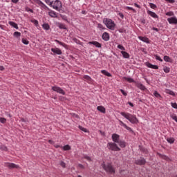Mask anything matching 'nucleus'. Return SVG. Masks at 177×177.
<instances>
[{"mask_svg": "<svg viewBox=\"0 0 177 177\" xmlns=\"http://www.w3.org/2000/svg\"><path fill=\"white\" fill-rule=\"evenodd\" d=\"M46 3L50 6V8H53V9H55V10H57L58 12H60L62 10V8L63 5L62 4V1L59 0H45Z\"/></svg>", "mask_w": 177, "mask_h": 177, "instance_id": "f257e3e1", "label": "nucleus"}, {"mask_svg": "<svg viewBox=\"0 0 177 177\" xmlns=\"http://www.w3.org/2000/svg\"><path fill=\"white\" fill-rule=\"evenodd\" d=\"M120 115L122 117H124L126 120H128L129 122L131 124H138L139 123V120H138V118H136V115H132L129 113H125V112H121Z\"/></svg>", "mask_w": 177, "mask_h": 177, "instance_id": "f03ea898", "label": "nucleus"}, {"mask_svg": "<svg viewBox=\"0 0 177 177\" xmlns=\"http://www.w3.org/2000/svg\"><path fill=\"white\" fill-rule=\"evenodd\" d=\"M102 165L103 169L106 172V174H109L110 175H114V174H115V167H114L113 163L108 162L104 164V162H103Z\"/></svg>", "mask_w": 177, "mask_h": 177, "instance_id": "7ed1b4c3", "label": "nucleus"}, {"mask_svg": "<svg viewBox=\"0 0 177 177\" xmlns=\"http://www.w3.org/2000/svg\"><path fill=\"white\" fill-rule=\"evenodd\" d=\"M103 23H104V24H105V26L109 30H114V28L115 27V24L114 23V21H113L109 18L104 19Z\"/></svg>", "mask_w": 177, "mask_h": 177, "instance_id": "20e7f679", "label": "nucleus"}, {"mask_svg": "<svg viewBox=\"0 0 177 177\" xmlns=\"http://www.w3.org/2000/svg\"><path fill=\"white\" fill-rule=\"evenodd\" d=\"M106 147L111 151H121V148L115 142H108Z\"/></svg>", "mask_w": 177, "mask_h": 177, "instance_id": "39448f33", "label": "nucleus"}, {"mask_svg": "<svg viewBox=\"0 0 177 177\" xmlns=\"http://www.w3.org/2000/svg\"><path fill=\"white\" fill-rule=\"evenodd\" d=\"M146 159L143 157H140V158L135 160V164L136 165H146Z\"/></svg>", "mask_w": 177, "mask_h": 177, "instance_id": "423d86ee", "label": "nucleus"}, {"mask_svg": "<svg viewBox=\"0 0 177 177\" xmlns=\"http://www.w3.org/2000/svg\"><path fill=\"white\" fill-rule=\"evenodd\" d=\"M52 90L54 91V92H57V93H59L60 95H66V91L57 86H53Z\"/></svg>", "mask_w": 177, "mask_h": 177, "instance_id": "0eeeda50", "label": "nucleus"}, {"mask_svg": "<svg viewBox=\"0 0 177 177\" xmlns=\"http://www.w3.org/2000/svg\"><path fill=\"white\" fill-rule=\"evenodd\" d=\"M113 143H118L120 142V135L117 133H113L111 136Z\"/></svg>", "mask_w": 177, "mask_h": 177, "instance_id": "6e6552de", "label": "nucleus"}, {"mask_svg": "<svg viewBox=\"0 0 177 177\" xmlns=\"http://www.w3.org/2000/svg\"><path fill=\"white\" fill-rule=\"evenodd\" d=\"M145 66H147V67H148L149 68H153V70H158V66L153 65L149 62H145Z\"/></svg>", "mask_w": 177, "mask_h": 177, "instance_id": "1a4fd4ad", "label": "nucleus"}, {"mask_svg": "<svg viewBox=\"0 0 177 177\" xmlns=\"http://www.w3.org/2000/svg\"><path fill=\"white\" fill-rule=\"evenodd\" d=\"M51 52L53 53L54 55H62L63 53L62 52V50H60V48H51Z\"/></svg>", "mask_w": 177, "mask_h": 177, "instance_id": "9d476101", "label": "nucleus"}, {"mask_svg": "<svg viewBox=\"0 0 177 177\" xmlns=\"http://www.w3.org/2000/svg\"><path fill=\"white\" fill-rule=\"evenodd\" d=\"M33 1L34 2L37 3V5L40 6V7L42 8L43 9H47L48 6H46V5H45V3H44L41 0H33Z\"/></svg>", "mask_w": 177, "mask_h": 177, "instance_id": "9b49d317", "label": "nucleus"}, {"mask_svg": "<svg viewBox=\"0 0 177 177\" xmlns=\"http://www.w3.org/2000/svg\"><path fill=\"white\" fill-rule=\"evenodd\" d=\"M138 39L145 42V44H150V39L148 37H143V36H138Z\"/></svg>", "mask_w": 177, "mask_h": 177, "instance_id": "f8f14e48", "label": "nucleus"}, {"mask_svg": "<svg viewBox=\"0 0 177 177\" xmlns=\"http://www.w3.org/2000/svg\"><path fill=\"white\" fill-rule=\"evenodd\" d=\"M88 45H94L95 48H102V44L96 41H88Z\"/></svg>", "mask_w": 177, "mask_h": 177, "instance_id": "ddd939ff", "label": "nucleus"}, {"mask_svg": "<svg viewBox=\"0 0 177 177\" xmlns=\"http://www.w3.org/2000/svg\"><path fill=\"white\" fill-rule=\"evenodd\" d=\"M136 86L137 88H138V89H140V91H146L147 89L146 86H145V85L140 82H136Z\"/></svg>", "mask_w": 177, "mask_h": 177, "instance_id": "4468645a", "label": "nucleus"}, {"mask_svg": "<svg viewBox=\"0 0 177 177\" xmlns=\"http://www.w3.org/2000/svg\"><path fill=\"white\" fill-rule=\"evenodd\" d=\"M102 38L104 41H109V39H110V35H109V33L107 32H104L102 34Z\"/></svg>", "mask_w": 177, "mask_h": 177, "instance_id": "2eb2a0df", "label": "nucleus"}, {"mask_svg": "<svg viewBox=\"0 0 177 177\" xmlns=\"http://www.w3.org/2000/svg\"><path fill=\"white\" fill-rule=\"evenodd\" d=\"M167 21H169V24H177V19L176 17H171L167 19Z\"/></svg>", "mask_w": 177, "mask_h": 177, "instance_id": "dca6fc26", "label": "nucleus"}, {"mask_svg": "<svg viewBox=\"0 0 177 177\" xmlns=\"http://www.w3.org/2000/svg\"><path fill=\"white\" fill-rule=\"evenodd\" d=\"M6 167H8V168H10V169H12L13 168H19V165L15 163H6Z\"/></svg>", "mask_w": 177, "mask_h": 177, "instance_id": "f3484780", "label": "nucleus"}, {"mask_svg": "<svg viewBox=\"0 0 177 177\" xmlns=\"http://www.w3.org/2000/svg\"><path fill=\"white\" fill-rule=\"evenodd\" d=\"M147 13L151 17H153V19H158V15L156 14V12L150 10H147Z\"/></svg>", "mask_w": 177, "mask_h": 177, "instance_id": "a211bd4d", "label": "nucleus"}, {"mask_svg": "<svg viewBox=\"0 0 177 177\" xmlns=\"http://www.w3.org/2000/svg\"><path fill=\"white\" fill-rule=\"evenodd\" d=\"M57 27L60 28V30H67V26H66V24L58 22L57 24Z\"/></svg>", "mask_w": 177, "mask_h": 177, "instance_id": "6ab92c4d", "label": "nucleus"}, {"mask_svg": "<svg viewBox=\"0 0 177 177\" xmlns=\"http://www.w3.org/2000/svg\"><path fill=\"white\" fill-rule=\"evenodd\" d=\"M55 42H56L57 44H59V45H61V46H63V48H65V49H67V48H68V46L66 44V43H63L59 41L58 39H55Z\"/></svg>", "mask_w": 177, "mask_h": 177, "instance_id": "aec40b11", "label": "nucleus"}, {"mask_svg": "<svg viewBox=\"0 0 177 177\" xmlns=\"http://www.w3.org/2000/svg\"><path fill=\"white\" fill-rule=\"evenodd\" d=\"M118 143L120 147L122 149H125V147H127V142H125L124 140H119Z\"/></svg>", "mask_w": 177, "mask_h": 177, "instance_id": "412c9836", "label": "nucleus"}, {"mask_svg": "<svg viewBox=\"0 0 177 177\" xmlns=\"http://www.w3.org/2000/svg\"><path fill=\"white\" fill-rule=\"evenodd\" d=\"M97 110H98V111H100V113H103V114H106V108H104V106H98L97 107Z\"/></svg>", "mask_w": 177, "mask_h": 177, "instance_id": "4be33fe9", "label": "nucleus"}, {"mask_svg": "<svg viewBox=\"0 0 177 177\" xmlns=\"http://www.w3.org/2000/svg\"><path fill=\"white\" fill-rule=\"evenodd\" d=\"M139 149L142 153H144V154H149V150H147V149L145 148L144 147L139 145Z\"/></svg>", "mask_w": 177, "mask_h": 177, "instance_id": "5701e85b", "label": "nucleus"}, {"mask_svg": "<svg viewBox=\"0 0 177 177\" xmlns=\"http://www.w3.org/2000/svg\"><path fill=\"white\" fill-rule=\"evenodd\" d=\"M48 15L50 17H53L54 19H56V17H57V14L56 13V12L53 10L48 12Z\"/></svg>", "mask_w": 177, "mask_h": 177, "instance_id": "b1692460", "label": "nucleus"}, {"mask_svg": "<svg viewBox=\"0 0 177 177\" xmlns=\"http://www.w3.org/2000/svg\"><path fill=\"white\" fill-rule=\"evenodd\" d=\"M8 24L11 26V27L16 28V30H19V26L15 21H9Z\"/></svg>", "mask_w": 177, "mask_h": 177, "instance_id": "393cba45", "label": "nucleus"}, {"mask_svg": "<svg viewBox=\"0 0 177 177\" xmlns=\"http://www.w3.org/2000/svg\"><path fill=\"white\" fill-rule=\"evenodd\" d=\"M123 79L127 81L128 82L136 84V82L132 77H124Z\"/></svg>", "mask_w": 177, "mask_h": 177, "instance_id": "a878e982", "label": "nucleus"}, {"mask_svg": "<svg viewBox=\"0 0 177 177\" xmlns=\"http://www.w3.org/2000/svg\"><path fill=\"white\" fill-rule=\"evenodd\" d=\"M121 54L122 55L124 59H129L130 57L129 53L126 51H121Z\"/></svg>", "mask_w": 177, "mask_h": 177, "instance_id": "bb28decb", "label": "nucleus"}, {"mask_svg": "<svg viewBox=\"0 0 177 177\" xmlns=\"http://www.w3.org/2000/svg\"><path fill=\"white\" fill-rule=\"evenodd\" d=\"M42 28L46 30V31H48V30H50V26H49V24H43Z\"/></svg>", "mask_w": 177, "mask_h": 177, "instance_id": "cd10ccee", "label": "nucleus"}, {"mask_svg": "<svg viewBox=\"0 0 177 177\" xmlns=\"http://www.w3.org/2000/svg\"><path fill=\"white\" fill-rule=\"evenodd\" d=\"M163 60H165V62H167V63H172V59L167 55H165L163 57Z\"/></svg>", "mask_w": 177, "mask_h": 177, "instance_id": "c85d7f7f", "label": "nucleus"}, {"mask_svg": "<svg viewBox=\"0 0 177 177\" xmlns=\"http://www.w3.org/2000/svg\"><path fill=\"white\" fill-rule=\"evenodd\" d=\"M62 147V150H64V151H68L69 150H71V146H70L69 145H66Z\"/></svg>", "mask_w": 177, "mask_h": 177, "instance_id": "c756f323", "label": "nucleus"}, {"mask_svg": "<svg viewBox=\"0 0 177 177\" xmlns=\"http://www.w3.org/2000/svg\"><path fill=\"white\" fill-rule=\"evenodd\" d=\"M156 154L157 156H159L160 158H162V160H168V156H167V155L161 154L158 152Z\"/></svg>", "mask_w": 177, "mask_h": 177, "instance_id": "7c9ffc66", "label": "nucleus"}, {"mask_svg": "<svg viewBox=\"0 0 177 177\" xmlns=\"http://www.w3.org/2000/svg\"><path fill=\"white\" fill-rule=\"evenodd\" d=\"M166 140L170 145H173V143H175V138H167Z\"/></svg>", "mask_w": 177, "mask_h": 177, "instance_id": "2f4dec72", "label": "nucleus"}, {"mask_svg": "<svg viewBox=\"0 0 177 177\" xmlns=\"http://www.w3.org/2000/svg\"><path fill=\"white\" fill-rule=\"evenodd\" d=\"M101 73L102 74H104V75H106V77H111V73H109V71L106 70H102Z\"/></svg>", "mask_w": 177, "mask_h": 177, "instance_id": "473e14b6", "label": "nucleus"}, {"mask_svg": "<svg viewBox=\"0 0 177 177\" xmlns=\"http://www.w3.org/2000/svg\"><path fill=\"white\" fill-rule=\"evenodd\" d=\"M0 150H2V151H8V147L3 145H0Z\"/></svg>", "mask_w": 177, "mask_h": 177, "instance_id": "72a5a7b5", "label": "nucleus"}, {"mask_svg": "<svg viewBox=\"0 0 177 177\" xmlns=\"http://www.w3.org/2000/svg\"><path fill=\"white\" fill-rule=\"evenodd\" d=\"M170 118L171 120H174V121H176V122H177V116L175 113H171Z\"/></svg>", "mask_w": 177, "mask_h": 177, "instance_id": "f704fd0d", "label": "nucleus"}, {"mask_svg": "<svg viewBox=\"0 0 177 177\" xmlns=\"http://www.w3.org/2000/svg\"><path fill=\"white\" fill-rule=\"evenodd\" d=\"M97 27V28H99V30L100 31H103V30H106V28L104 26H103L102 25V24H98Z\"/></svg>", "mask_w": 177, "mask_h": 177, "instance_id": "c9c22d12", "label": "nucleus"}, {"mask_svg": "<svg viewBox=\"0 0 177 177\" xmlns=\"http://www.w3.org/2000/svg\"><path fill=\"white\" fill-rule=\"evenodd\" d=\"M30 21H31V23H33V24L35 26V27H38V26H39L38 20H37V19H31Z\"/></svg>", "mask_w": 177, "mask_h": 177, "instance_id": "e433bc0d", "label": "nucleus"}, {"mask_svg": "<svg viewBox=\"0 0 177 177\" xmlns=\"http://www.w3.org/2000/svg\"><path fill=\"white\" fill-rule=\"evenodd\" d=\"M83 78L84 80H86V81H89L90 82H91V81H92V77H91V76H89L88 75H84Z\"/></svg>", "mask_w": 177, "mask_h": 177, "instance_id": "4c0bfd02", "label": "nucleus"}, {"mask_svg": "<svg viewBox=\"0 0 177 177\" xmlns=\"http://www.w3.org/2000/svg\"><path fill=\"white\" fill-rule=\"evenodd\" d=\"M13 35L15 38H19V37H21V33L20 32L16 31L14 32Z\"/></svg>", "mask_w": 177, "mask_h": 177, "instance_id": "58836bf2", "label": "nucleus"}, {"mask_svg": "<svg viewBox=\"0 0 177 177\" xmlns=\"http://www.w3.org/2000/svg\"><path fill=\"white\" fill-rule=\"evenodd\" d=\"M166 93H167L168 95H171V96H175V92H174V91H171V90L167 89V90L166 91Z\"/></svg>", "mask_w": 177, "mask_h": 177, "instance_id": "ea45409f", "label": "nucleus"}, {"mask_svg": "<svg viewBox=\"0 0 177 177\" xmlns=\"http://www.w3.org/2000/svg\"><path fill=\"white\" fill-rule=\"evenodd\" d=\"M163 71L165 73H166V74H168V73H169V71H171V68L169 67H168V66H165L163 68Z\"/></svg>", "mask_w": 177, "mask_h": 177, "instance_id": "a19ab883", "label": "nucleus"}, {"mask_svg": "<svg viewBox=\"0 0 177 177\" xmlns=\"http://www.w3.org/2000/svg\"><path fill=\"white\" fill-rule=\"evenodd\" d=\"M125 129H127V131H129V132H131V133H135V131H133V130L132 129V128L128 127L127 125H126V127H124Z\"/></svg>", "mask_w": 177, "mask_h": 177, "instance_id": "79ce46f5", "label": "nucleus"}, {"mask_svg": "<svg viewBox=\"0 0 177 177\" xmlns=\"http://www.w3.org/2000/svg\"><path fill=\"white\" fill-rule=\"evenodd\" d=\"M79 129H80V131H82L83 132H85L86 133H88V132H89V131H88V129H86V128L82 127V126H79Z\"/></svg>", "mask_w": 177, "mask_h": 177, "instance_id": "37998d69", "label": "nucleus"}, {"mask_svg": "<svg viewBox=\"0 0 177 177\" xmlns=\"http://www.w3.org/2000/svg\"><path fill=\"white\" fill-rule=\"evenodd\" d=\"M21 42L24 45H28V44H30V41L27 39H24V38H22Z\"/></svg>", "mask_w": 177, "mask_h": 177, "instance_id": "c03bdc74", "label": "nucleus"}, {"mask_svg": "<svg viewBox=\"0 0 177 177\" xmlns=\"http://www.w3.org/2000/svg\"><path fill=\"white\" fill-rule=\"evenodd\" d=\"M126 9L127 10H132L133 12V13H136V10L133 8H132V7L127 6Z\"/></svg>", "mask_w": 177, "mask_h": 177, "instance_id": "a18cd8bd", "label": "nucleus"}, {"mask_svg": "<svg viewBox=\"0 0 177 177\" xmlns=\"http://www.w3.org/2000/svg\"><path fill=\"white\" fill-rule=\"evenodd\" d=\"M73 42H75V44H77L79 45H80V44H81V41L78 39H77L75 37L73 38Z\"/></svg>", "mask_w": 177, "mask_h": 177, "instance_id": "49530a36", "label": "nucleus"}, {"mask_svg": "<svg viewBox=\"0 0 177 177\" xmlns=\"http://www.w3.org/2000/svg\"><path fill=\"white\" fill-rule=\"evenodd\" d=\"M149 6L151 9H156L157 8V6L154 3H150Z\"/></svg>", "mask_w": 177, "mask_h": 177, "instance_id": "de8ad7c7", "label": "nucleus"}, {"mask_svg": "<svg viewBox=\"0 0 177 177\" xmlns=\"http://www.w3.org/2000/svg\"><path fill=\"white\" fill-rule=\"evenodd\" d=\"M25 10H26V12H30V13H34V10H32V9H31L28 7H26Z\"/></svg>", "mask_w": 177, "mask_h": 177, "instance_id": "09e8293b", "label": "nucleus"}, {"mask_svg": "<svg viewBox=\"0 0 177 177\" xmlns=\"http://www.w3.org/2000/svg\"><path fill=\"white\" fill-rule=\"evenodd\" d=\"M153 96H155V97H161V95H160L159 93H158V92H157V91H154V93H153Z\"/></svg>", "mask_w": 177, "mask_h": 177, "instance_id": "8fccbe9b", "label": "nucleus"}, {"mask_svg": "<svg viewBox=\"0 0 177 177\" xmlns=\"http://www.w3.org/2000/svg\"><path fill=\"white\" fill-rule=\"evenodd\" d=\"M154 57L156 58V60H158L159 62H162V59H161V57L158 55H155Z\"/></svg>", "mask_w": 177, "mask_h": 177, "instance_id": "3c124183", "label": "nucleus"}, {"mask_svg": "<svg viewBox=\"0 0 177 177\" xmlns=\"http://www.w3.org/2000/svg\"><path fill=\"white\" fill-rule=\"evenodd\" d=\"M118 49H120V50H125V47H124V46L121 45V44H119L118 46Z\"/></svg>", "mask_w": 177, "mask_h": 177, "instance_id": "603ef678", "label": "nucleus"}, {"mask_svg": "<svg viewBox=\"0 0 177 177\" xmlns=\"http://www.w3.org/2000/svg\"><path fill=\"white\" fill-rule=\"evenodd\" d=\"M0 122H1V124H5V122H6V118H0Z\"/></svg>", "mask_w": 177, "mask_h": 177, "instance_id": "864d4df0", "label": "nucleus"}, {"mask_svg": "<svg viewBox=\"0 0 177 177\" xmlns=\"http://www.w3.org/2000/svg\"><path fill=\"white\" fill-rule=\"evenodd\" d=\"M119 124H120V127H124V128L127 126V124L125 123H124V122H122V120H119Z\"/></svg>", "mask_w": 177, "mask_h": 177, "instance_id": "5fc2aeb1", "label": "nucleus"}, {"mask_svg": "<svg viewBox=\"0 0 177 177\" xmlns=\"http://www.w3.org/2000/svg\"><path fill=\"white\" fill-rule=\"evenodd\" d=\"M84 158L85 160H87L88 161H92V158H91V157L85 155V156H84Z\"/></svg>", "mask_w": 177, "mask_h": 177, "instance_id": "6e6d98bb", "label": "nucleus"}, {"mask_svg": "<svg viewBox=\"0 0 177 177\" xmlns=\"http://www.w3.org/2000/svg\"><path fill=\"white\" fill-rule=\"evenodd\" d=\"M171 104L173 109H176L177 110V104L176 102H171Z\"/></svg>", "mask_w": 177, "mask_h": 177, "instance_id": "4d7b16f0", "label": "nucleus"}, {"mask_svg": "<svg viewBox=\"0 0 177 177\" xmlns=\"http://www.w3.org/2000/svg\"><path fill=\"white\" fill-rule=\"evenodd\" d=\"M120 91L124 96H127L128 95V93H127V92H125V91H124L123 89H120Z\"/></svg>", "mask_w": 177, "mask_h": 177, "instance_id": "13d9d810", "label": "nucleus"}, {"mask_svg": "<svg viewBox=\"0 0 177 177\" xmlns=\"http://www.w3.org/2000/svg\"><path fill=\"white\" fill-rule=\"evenodd\" d=\"M60 165L62 168H66V163L64 161L60 162Z\"/></svg>", "mask_w": 177, "mask_h": 177, "instance_id": "bf43d9fd", "label": "nucleus"}, {"mask_svg": "<svg viewBox=\"0 0 177 177\" xmlns=\"http://www.w3.org/2000/svg\"><path fill=\"white\" fill-rule=\"evenodd\" d=\"M118 15L120 18L124 19V14H122V12H119Z\"/></svg>", "mask_w": 177, "mask_h": 177, "instance_id": "052dcab7", "label": "nucleus"}, {"mask_svg": "<svg viewBox=\"0 0 177 177\" xmlns=\"http://www.w3.org/2000/svg\"><path fill=\"white\" fill-rule=\"evenodd\" d=\"M167 2H169V3H175V0H166Z\"/></svg>", "mask_w": 177, "mask_h": 177, "instance_id": "680f3d73", "label": "nucleus"}, {"mask_svg": "<svg viewBox=\"0 0 177 177\" xmlns=\"http://www.w3.org/2000/svg\"><path fill=\"white\" fill-rule=\"evenodd\" d=\"M133 5H134V6H136V8H138V9H140V8H141L140 6L136 3H134Z\"/></svg>", "mask_w": 177, "mask_h": 177, "instance_id": "e2e57ef3", "label": "nucleus"}, {"mask_svg": "<svg viewBox=\"0 0 177 177\" xmlns=\"http://www.w3.org/2000/svg\"><path fill=\"white\" fill-rule=\"evenodd\" d=\"M119 32H120L121 34H122V32H125V30L120 28L118 30Z\"/></svg>", "mask_w": 177, "mask_h": 177, "instance_id": "0e129e2a", "label": "nucleus"}, {"mask_svg": "<svg viewBox=\"0 0 177 177\" xmlns=\"http://www.w3.org/2000/svg\"><path fill=\"white\" fill-rule=\"evenodd\" d=\"M152 30H153V31H156V32H158V31H159L158 28H156V27H153V28H152Z\"/></svg>", "mask_w": 177, "mask_h": 177, "instance_id": "69168bd1", "label": "nucleus"}, {"mask_svg": "<svg viewBox=\"0 0 177 177\" xmlns=\"http://www.w3.org/2000/svg\"><path fill=\"white\" fill-rule=\"evenodd\" d=\"M166 16H172V12H166Z\"/></svg>", "mask_w": 177, "mask_h": 177, "instance_id": "338daca9", "label": "nucleus"}, {"mask_svg": "<svg viewBox=\"0 0 177 177\" xmlns=\"http://www.w3.org/2000/svg\"><path fill=\"white\" fill-rule=\"evenodd\" d=\"M127 104H129V106H131V107H133V103L131 102H128Z\"/></svg>", "mask_w": 177, "mask_h": 177, "instance_id": "774afa93", "label": "nucleus"}]
</instances>
